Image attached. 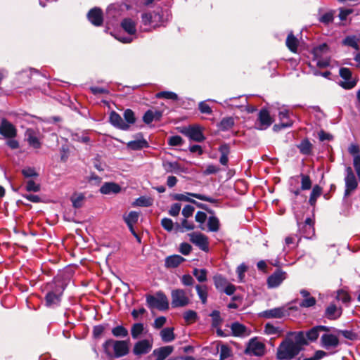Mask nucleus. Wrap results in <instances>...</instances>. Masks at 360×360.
Returning <instances> with one entry per match:
<instances>
[{
  "label": "nucleus",
  "instance_id": "1",
  "mask_svg": "<svg viewBox=\"0 0 360 360\" xmlns=\"http://www.w3.org/2000/svg\"><path fill=\"white\" fill-rule=\"evenodd\" d=\"M129 341L117 340L112 338L106 340L102 345L103 352L110 359H119L129 352Z\"/></svg>",
  "mask_w": 360,
  "mask_h": 360
},
{
  "label": "nucleus",
  "instance_id": "2",
  "mask_svg": "<svg viewBox=\"0 0 360 360\" xmlns=\"http://www.w3.org/2000/svg\"><path fill=\"white\" fill-rule=\"evenodd\" d=\"M45 304L48 307L54 308L59 306L65 287L60 282H53L47 285Z\"/></svg>",
  "mask_w": 360,
  "mask_h": 360
},
{
  "label": "nucleus",
  "instance_id": "3",
  "mask_svg": "<svg viewBox=\"0 0 360 360\" xmlns=\"http://www.w3.org/2000/svg\"><path fill=\"white\" fill-rule=\"evenodd\" d=\"M302 348L291 340H285L278 347L276 356L280 360H289L297 356Z\"/></svg>",
  "mask_w": 360,
  "mask_h": 360
},
{
  "label": "nucleus",
  "instance_id": "4",
  "mask_svg": "<svg viewBox=\"0 0 360 360\" xmlns=\"http://www.w3.org/2000/svg\"><path fill=\"white\" fill-rule=\"evenodd\" d=\"M329 48L325 43L320 44L313 49L312 54L316 60V65L319 68H326L330 65L328 57Z\"/></svg>",
  "mask_w": 360,
  "mask_h": 360
},
{
  "label": "nucleus",
  "instance_id": "5",
  "mask_svg": "<svg viewBox=\"0 0 360 360\" xmlns=\"http://www.w3.org/2000/svg\"><path fill=\"white\" fill-rule=\"evenodd\" d=\"M146 302L148 307L156 308L159 310H166L169 308V302L165 294L159 291L156 293L155 296L147 295Z\"/></svg>",
  "mask_w": 360,
  "mask_h": 360
},
{
  "label": "nucleus",
  "instance_id": "6",
  "mask_svg": "<svg viewBox=\"0 0 360 360\" xmlns=\"http://www.w3.org/2000/svg\"><path fill=\"white\" fill-rule=\"evenodd\" d=\"M172 306L174 308L184 307L191 302L187 292L183 289H174L171 292Z\"/></svg>",
  "mask_w": 360,
  "mask_h": 360
},
{
  "label": "nucleus",
  "instance_id": "7",
  "mask_svg": "<svg viewBox=\"0 0 360 360\" xmlns=\"http://www.w3.org/2000/svg\"><path fill=\"white\" fill-rule=\"evenodd\" d=\"M265 345L257 338H253L249 340L244 353L248 355L262 356L265 354Z\"/></svg>",
  "mask_w": 360,
  "mask_h": 360
},
{
  "label": "nucleus",
  "instance_id": "8",
  "mask_svg": "<svg viewBox=\"0 0 360 360\" xmlns=\"http://www.w3.org/2000/svg\"><path fill=\"white\" fill-rule=\"evenodd\" d=\"M190 196L210 203H216L218 202V200L213 198L212 197H209L200 193H194L190 192H186L184 193H175L172 195V198L173 200L177 201L192 202L193 199L191 198Z\"/></svg>",
  "mask_w": 360,
  "mask_h": 360
},
{
  "label": "nucleus",
  "instance_id": "9",
  "mask_svg": "<svg viewBox=\"0 0 360 360\" xmlns=\"http://www.w3.org/2000/svg\"><path fill=\"white\" fill-rule=\"evenodd\" d=\"M141 20L144 25H149L153 28L163 25V17L160 11L143 13Z\"/></svg>",
  "mask_w": 360,
  "mask_h": 360
},
{
  "label": "nucleus",
  "instance_id": "10",
  "mask_svg": "<svg viewBox=\"0 0 360 360\" xmlns=\"http://www.w3.org/2000/svg\"><path fill=\"white\" fill-rule=\"evenodd\" d=\"M345 195L347 196L350 194L351 192L356 190L358 186V182L354 175V173L351 167H347L345 169Z\"/></svg>",
  "mask_w": 360,
  "mask_h": 360
},
{
  "label": "nucleus",
  "instance_id": "11",
  "mask_svg": "<svg viewBox=\"0 0 360 360\" xmlns=\"http://www.w3.org/2000/svg\"><path fill=\"white\" fill-rule=\"evenodd\" d=\"M25 139L30 146L38 149L41 148V133L39 129L28 128L25 134Z\"/></svg>",
  "mask_w": 360,
  "mask_h": 360
},
{
  "label": "nucleus",
  "instance_id": "12",
  "mask_svg": "<svg viewBox=\"0 0 360 360\" xmlns=\"http://www.w3.org/2000/svg\"><path fill=\"white\" fill-rule=\"evenodd\" d=\"M190 241L204 252L209 251L208 238L201 233L193 232L188 233Z\"/></svg>",
  "mask_w": 360,
  "mask_h": 360
},
{
  "label": "nucleus",
  "instance_id": "13",
  "mask_svg": "<svg viewBox=\"0 0 360 360\" xmlns=\"http://www.w3.org/2000/svg\"><path fill=\"white\" fill-rule=\"evenodd\" d=\"M292 307H279L267 309L262 312V317L266 319H281L290 315V309Z\"/></svg>",
  "mask_w": 360,
  "mask_h": 360
},
{
  "label": "nucleus",
  "instance_id": "14",
  "mask_svg": "<svg viewBox=\"0 0 360 360\" xmlns=\"http://www.w3.org/2000/svg\"><path fill=\"white\" fill-rule=\"evenodd\" d=\"M340 76L344 81L340 82L339 84L345 89H351L354 88L356 82L352 77V72L347 68H341L339 71Z\"/></svg>",
  "mask_w": 360,
  "mask_h": 360
},
{
  "label": "nucleus",
  "instance_id": "15",
  "mask_svg": "<svg viewBox=\"0 0 360 360\" xmlns=\"http://www.w3.org/2000/svg\"><path fill=\"white\" fill-rule=\"evenodd\" d=\"M0 134L6 139H13L17 136V129L8 120L2 118L0 123Z\"/></svg>",
  "mask_w": 360,
  "mask_h": 360
},
{
  "label": "nucleus",
  "instance_id": "16",
  "mask_svg": "<svg viewBox=\"0 0 360 360\" xmlns=\"http://www.w3.org/2000/svg\"><path fill=\"white\" fill-rule=\"evenodd\" d=\"M321 347L326 350H335L340 345L338 338L331 333H325L321 338Z\"/></svg>",
  "mask_w": 360,
  "mask_h": 360
},
{
  "label": "nucleus",
  "instance_id": "17",
  "mask_svg": "<svg viewBox=\"0 0 360 360\" xmlns=\"http://www.w3.org/2000/svg\"><path fill=\"white\" fill-rule=\"evenodd\" d=\"M274 120L271 117L269 111L266 108H262L258 114L257 129L264 130L271 125Z\"/></svg>",
  "mask_w": 360,
  "mask_h": 360
},
{
  "label": "nucleus",
  "instance_id": "18",
  "mask_svg": "<svg viewBox=\"0 0 360 360\" xmlns=\"http://www.w3.org/2000/svg\"><path fill=\"white\" fill-rule=\"evenodd\" d=\"M278 117L280 122L274 126L273 129L275 131H278L285 128L291 127L293 124V121L289 117V111L283 110L279 112Z\"/></svg>",
  "mask_w": 360,
  "mask_h": 360
},
{
  "label": "nucleus",
  "instance_id": "19",
  "mask_svg": "<svg viewBox=\"0 0 360 360\" xmlns=\"http://www.w3.org/2000/svg\"><path fill=\"white\" fill-rule=\"evenodd\" d=\"M287 278L286 272L276 269L274 273L267 278V284L269 288H277Z\"/></svg>",
  "mask_w": 360,
  "mask_h": 360
},
{
  "label": "nucleus",
  "instance_id": "20",
  "mask_svg": "<svg viewBox=\"0 0 360 360\" xmlns=\"http://www.w3.org/2000/svg\"><path fill=\"white\" fill-rule=\"evenodd\" d=\"M153 343L148 340H142L136 342L133 348V353L136 356L148 354L152 349Z\"/></svg>",
  "mask_w": 360,
  "mask_h": 360
},
{
  "label": "nucleus",
  "instance_id": "21",
  "mask_svg": "<svg viewBox=\"0 0 360 360\" xmlns=\"http://www.w3.org/2000/svg\"><path fill=\"white\" fill-rule=\"evenodd\" d=\"M182 132L191 139L197 142H202L205 139L199 126H190L185 128Z\"/></svg>",
  "mask_w": 360,
  "mask_h": 360
},
{
  "label": "nucleus",
  "instance_id": "22",
  "mask_svg": "<svg viewBox=\"0 0 360 360\" xmlns=\"http://www.w3.org/2000/svg\"><path fill=\"white\" fill-rule=\"evenodd\" d=\"M212 318V327L217 329V334L219 337H226L227 335L219 328V326L223 321L220 316V312L218 310H214L210 314Z\"/></svg>",
  "mask_w": 360,
  "mask_h": 360
},
{
  "label": "nucleus",
  "instance_id": "23",
  "mask_svg": "<svg viewBox=\"0 0 360 360\" xmlns=\"http://www.w3.org/2000/svg\"><path fill=\"white\" fill-rule=\"evenodd\" d=\"M110 124L116 128L122 130H128L129 125L127 124L122 117L116 112L112 111L109 117Z\"/></svg>",
  "mask_w": 360,
  "mask_h": 360
},
{
  "label": "nucleus",
  "instance_id": "24",
  "mask_svg": "<svg viewBox=\"0 0 360 360\" xmlns=\"http://www.w3.org/2000/svg\"><path fill=\"white\" fill-rule=\"evenodd\" d=\"M87 17L89 20L95 26H100L103 23V12L99 8L96 7L91 9L87 14Z\"/></svg>",
  "mask_w": 360,
  "mask_h": 360
},
{
  "label": "nucleus",
  "instance_id": "25",
  "mask_svg": "<svg viewBox=\"0 0 360 360\" xmlns=\"http://www.w3.org/2000/svg\"><path fill=\"white\" fill-rule=\"evenodd\" d=\"M300 295L304 298L300 303L299 305L300 307L303 308H309L314 306L316 303V300L314 297L310 295V292L305 290L302 289L300 291Z\"/></svg>",
  "mask_w": 360,
  "mask_h": 360
},
{
  "label": "nucleus",
  "instance_id": "26",
  "mask_svg": "<svg viewBox=\"0 0 360 360\" xmlns=\"http://www.w3.org/2000/svg\"><path fill=\"white\" fill-rule=\"evenodd\" d=\"M120 191V185L114 182H106L100 188L101 193L105 195L117 194Z\"/></svg>",
  "mask_w": 360,
  "mask_h": 360
},
{
  "label": "nucleus",
  "instance_id": "27",
  "mask_svg": "<svg viewBox=\"0 0 360 360\" xmlns=\"http://www.w3.org/2000/svg\"><path fill=\"white\" fill-rule=\"evenodd\" d=\"M342 314L341 307H338L334 304H329L325 311V316L330 320L339 318Z\"/></svg>",
  "mask_w": 360,
  "mask_h": 360
},
{
  "label": "nucleus",
  "instance_id": "28",
  "mask_svg": "<svg viewBox=\"0 0 360 360\" xmlns=\"http://www.w3.org/2000/svg\"><path fill=\"white\" fill-rule=\"evenodd\" d=\"M184 261L185 259L183 257L179 255H174L165 258V266L167 268H176Z\"/></svg>",
  "mask_w": 360,
  "mask_h": 360
},
{
  "label": "nucleus",
  "instance_id": "29",
  "mask_svg": "<svg viewBox=\"0 0 360 360\" xmlns=\"http://www.w3.org/2000/svg\"><path fill=\"white\" fill-rule=\"evenodd\" d=\"M232 335L236 337H245L248 335L247 328L238 323L234 322L231 325Z\"/></svg>",
  "mask_w": 360,
  "mask_h": 360
},
{
  "label": "nucleus",
  "instance_id": "30",
  "mask_svg": "<svg viewBox=\"0 0 360 360\" xmlns=\"http://www.w3.org/2000/svg\"><path fill=\"white\" fill-rule=\"evenodd\" d=\"M174 347L168 345L155 349L153 353L156 356V360L165 359L173 352Z\"/></svg>",
  "mask_w": 360,
  "mask_h": 360
},
{
  "label": "nucleus",
  "instance_id": "31",
  "mask_svg": "<svg viewBox=\"0 0 360 360\" xmlns=\"http://www.w3.org/2000/svg\"><path fill=\"white\" fill-rule=\"evenodd\" d=\"M328 328L324 326H318L312 328L309 331L307 332L306 336L307 339L310 341H315L317 340L319 333L321 331H328Z\"/></svg>",
  "mask_w": 360,
  "mask_h": 360
},
{
  "label": "nucleus",
  "instance_id": "32",
  "mask_svg": "<svg viewBox=\"0 0 360 360\" xmlns=\"http://www.w3.org/2000/svg\"><path fill=\"white\" fill-rule=\"evenodd\" d=\"M188 218H184L181 222L175 224V230L176 232L184 233L187 231L194 229L195 225L192 221H189Z\"/></svg>",
  "mask_w": 360,
  "mask_h": 360
},
{
  "label": "nucleus",
  "instance_id": "33",
  "mask_svg": "<svg viewBox=\"0 0 360 360\" xmlns=\"http://www.w3.org/2000/svg\"><path fill=\"white\" fill-rule=\"evenodd\" d=\"M121 26L130 35L135 34L136 32V23L131 18H124L121 22Z\"/></svg>",
  "mask_w": 360,
  "mask_h": 360
},
{
  "label": "nucleus",
  "instance_id": "34",
  "mask_svg": "<svg viewBox=\"0 0 360 360\" xmlns=\"http://www.w3.org/2000/svg\"><path fill=\"white\" fill-rule=\"evenodd\" d=\"M148 147V143L144 139L134 140L127 143V148L133 150H138Z\"/></svg>",
  "mask_w": 360,
  "mask_h": 360
},
{
  "label": "nucleus",
  "instance_id": "35",
  "mask_svg": "<svg viewBox=\"0 0 360 360\" xmlns=\"http://www.w3.org/2000/svg\"><path fill=\"white\" fill-rule=\"evenodd\" d=\"M219 151L221 153V157L219 158V162L222 165H227L229 162V158L228 155L230 153V147L228 144L224 143L219 146Z\"/></svg>",
  "mask_w": 360,
  "mask_h": 360
},
{
  "label": "nucleus",
  "instance_id": "36",
  "mask_svg": "<svg viewBox=\"0 0 360 360\" xmlns=\"http://www.w3.org/2000/svg\"><path fill=\"white\" fill-rule=\"evenodd\" d=\"M111 333L117 338H125L129 335L127 328L122 325H118L113 327L111 330Z\"/></svg>",
  "mask_w": 360,
  "mask_h": 360
},
{
  "label": "nucleus",
  "instance_id": "37",
  "mask_svg": "<svg viewBox=\"0 0 360 360\" xmlns=\"http://www.w3.org/2000/svg\"><path fill=\"white\" fill-rule=\"evenodd\" d=\"M145 330V327L143 323H135L131 326V338L134 340L139 339L141 334L143 333Z\"/></svg>",
  "mask_w": 360,
  "mask_h": 360
},
{
  "label": "nucleus",
  "instance_id": "38",
  "mask_svg": "<svg viewBox=\"0 0 360 360\" xmlns=\"http://www.w3.org/2000/svg\"><path fill=\"white\" fill-rule=\"evenodd\" d=\"M287 47L289 49V50L293 53H296L297 51V46H298V40L294 36L292 32L288 34L286 41H285Z\"/></svg>",
  "mask_w": 360,
  "mask_h": 360
},
{
  "label": "nucleus",
  "instance_id": "39",
  "mask_svg": "<svg viewBox=\"0 0 360 360\" xmlns=\"http://www.w3.org/2000/svg\"><path fill=\"white\" fill-rule=\"evenodd\" d=\"M297 148L300 152L305 155H310L312 151V144L307 139H303L300 144L297 145Z\"/></svg>",
  "mask_w": 360,
  "mask_h": 360
},
{
  "label": "nucleus",
  "instance_id": "40",
  "mask_svg": "<svg viewBox=\"0 0 360 360\" xmlns=\"http://www.w3.org/2000/svg\"><path fill=\"white\" fill-rule=\"evenodd\" d=\"M234 125L233 118L231 117H224L221 122L217 124V127L223 131H226L232 128Z\"/></svg>",
  "mask_w": 360,
  "mask_h": 360
},
{
  "label": "nucleus",
  "instance_id": "41",
  "mask_svg": "<svg viewBox=\"0 0 360 360\" xmlns=\"http://www.w3.org/2000/svg\"><path fill=\"white\" fill-rule=\"evenodd\" d=\"M162 340L165 342H169L174 340L173 328H165L160 331Z\"/></svg>",
  "mask_w": 360,
  "mask_h": 360
},
{
  "label": "nucleus",
  "instance_id": "42",
  "mask_svg": "<svg viewBox=\"0 0 360 360\" xmlns=\"http://www.w3.org/2000/svg\"><path fill=\"white\" fill-rule=\"evenodd\" d=\"M321 193H322L321 187H320L319 185H315L313 187L312 191L311 192L309 200V203L313 207L315 206L316 200L319 197L321 196Z\"/></svg>",
  "mask_w": 360,
  "mask_h": 360
},
{
  "label": "nucleus",
  "instance_id": "43",
  "mask_svg": "<svg viewBox=\"0 0 360 360\" xmlns=\"http://www.w3.org/2000/svg\"><path fill=\"white\" fill-rule=\"evenodd\" d=\"M85 196L83 193H75L71 198L70 200L72 203V206L75 208H80L83 205Z\"/></svg>",
  "mask_w": 360,
  "mask_h": 360
},
{
  "label": "nucleus",
  "instance_id": "44",
  "mask_svg": "<svg viewBox=\"0 0 360 360\" xmlns=\"http://www.w3.org/2000/svg\"><path fill=\"white\" fill-rule=\"evenodd\" d=\"M208 231L211 232H217L219 229V221L215 216H210L207 219Z\"/></svg>",
  "mask_w": 360,
  "mask_h": 360
},
{
  "label": "nucleus",
  "instance_id": "45",
  "mask_svg": "<svg viewBox=\"0 0 360 360\" xmlns=\"http://www.w3.org/2000/svg\"><path fill=\"white\" fill-rule=\"evenodd\" d=\"M198 295L202 304H206L207 298V288L205 285H197L195 286Z\"/></svg>",
  "mask_w": 360,
  "mask_h": 360
},
{
  "label": "nucleus",
  "instance_id": "46",
  "mask_svg": "<svg viewBox=\"0 0 360 360\" xmlns=\"http://www.w3.org/2000/svg\"><path fill=\"white\" fill-rule=\"evenodd\" d=\"M214 282L216 288L220 291H222V290L229 284L226 278L221 275H217L214 276Z\"/></svg>",
  "mask_w": 360,
  "mask_h": 360
},
{
  "label": "nucleus",
  "instance_id": "47",
  "mask_svg": "<svg viewBox=\"0 0 360 360\" xmlns=\"http://www.w3.org/2000/svg\"><path fill=\"white\" fill-rule=\"evenodd\" d=\"M306 337L307 336L304 335V333L303 332H302V331L298 332L295 334V341H293V342L295 344L298 345L299 348L302 349L303 345H306L308 344Z\"/></svg>",
  "mask_w": 360,
  "mask_h": 360
},
{
  "label": "nucleus",
  "instance_id": "48",
  "mask_svg": "<svg viewBox=\"0 0 360 360\" xmlns=\"http://www.w3.org/2000/svg\"><path fill=\"white\" fill-rule=\"evenodd\" d=\"M193 276L197 278V280L200 282H205L207 281V271L205 269H197L195 268L193 270Z\"/></svg>",
  "mask_w": 360,
  "mask_h": 360
},
{
  "label": "nucleus",
  "instance_id": "49",
  "mask_svg": "<svg viewBox=\"0 0 360 360\" xmlns=\"http://www.w3.org/2000/svg\"><path fill=\"white\" fill-rule=\"evenodd\" d=\"M152 200L150 198H147L145 196H141L138 198L135 202L133 203L134 206L139 207H149L152 205Z\"/></svg>",
  "mask_w": 360,
  "mask_h": 360
},
{
  "label": "nucleus",
  "instance_id": "50",
  "mask_svg": "<svg viewBox=\"0 0 360 360\" xmlns=\"http://www.w3.org/2000/svg\"><path fill=\"white\" fill-rule=\"evenodd\" d=\"M139 217V214L138 212L131 211L127 216L124 217V219L127 225H131L138 221Z\"/></svg>",
  "mask_w": 360,
  "mask_h": 360
},
{
  "label": "nucleus",
  "instance_id": "51",
  "mask_svg": "<svg viewBox=\"0 0 360 360\" xmlns=\"http://www.w3.org/2000/svg\"><path fill=\"white\" fill-rule=\"evenodd\" d=\"M343 44L346 46L359 49L358 39L355 36H348L343 40Z\"/></svg>",
  "mask_w": 360,
  "mask_h": 360
},
{
  "label": "nucleus",
  "instance_id": "52",
  "mask_svg": "<svg viewBox=\"0 0 360 360\" xmlns=\"http://www.w3.org/2000/svg\"><path fill=\"white\" fill-rule=\"evenodd\" d=\"M232 355L231 348L226 345H221L220 347L219 360H225Z\"/></svg>",
  "mask_w": 360,
  "mask_h": 360
},
{
  "label": "nucleus",
  "instance_id": "53",
  "mask_svg": "<svg viewBox=\"0 0 360 360\" xmlns=\"http://www.w3.org/2000/svg\"><path fill=\"white\" fill-rule=\"evenodd\" d=\"M303 226H304L305 229L307 228L309 229V232L306 233V238H311L314 234V228L313 220L309 217L305 219L304 224Z\"/></svg>",
  "mask_w": 360,
  "mask_h": 360
},
{
  "label": "nucleus",
  "instance_id": "54",
  "mask_svg": "<svg viewBox=\"0 0 360 360\" xmlns=\"http://www.w3.org/2000/svg\"><path fill=\"white\" fill-rule=\"evenodd\" d=\"M108 324H100L93 328V336L94 338H100L106 329Z\"/></svg>",
  "mask_w": 360,
  "mask_h": 360
},
{
  "label": "nucleus",
  "instance_id": "55",
  "mask_svg": "<svg viewBox=\"0 0 360 360\" xmlns=\"http://www.w3.org/2000/svg\"><path fill=\"white\" fill-rule=\"evenodd\" d=\"M334 17H333V12L328 11L326 12L322 15H320L319 17V22L328 25L333 21Z\"/></svg>",
  "mask_w": 360,
  "mask_h": 360
},
{
  "label": "nucleus",
  "instance_id": "56",
  "mask_svg": "<svg viewBox=\"0 0 360 360\" xmlns=\"http://www.w3.org/2000/svg\"><path fill=\"white\" fill-rule=\"evenodd\" d=\"M158 98H165L176 101L178 99L176 94L172 91H160L156 94Z\"/></svg>",
  "mask_w": 360,
  "mask_h": 360
},
{
  "label": "nucleus",
  "instance_id": "57",
  "mask_svg": "<svg viewBox=\"0 0 360 360\" xmlns=\"http://www.w3.org/2000/svg\"><path fill=\"white\" fill-rule=\"evenodd\" d=\"M301 177V189L302 190H309L311 187V181L310 177L308 175H305L303 174H300Z\"/></svg>",
  "mask_w": 360,
  "mask_h": 360
},
{
  "label": "nucleus",
  "instance_id": "58",
  "mask_svg": "<svg viewBox=\"0 0 360 360\" xmlns=\"http://www.w3.org/2000/svg\"><path fill=\"white\" fill-rule=\"evenodd\" d=\"M336 299L345 304H348L351 300L349 295L343 290L338 291Z\"/></svg>",
  "mask_w": 360,
  "mask_h": 360
},
{
  "label": "nucleus",
  "instance_id": "59",
  "mask_svg": "<svg viewBox=\"0 0 360 360\" xmlns=\"http://www.w3.org/2000/svg\"><path fill=\"white\" fill-rule=\"evenodd\" d=\"M123 116L127 122L126 123L128 124L129 125L135 123L136 118L134 112L131 109L125 110Z\"/></svg>",
  "mask_w": 360,
  "mask_h": 360
},
{
  "label": "nucleus",
  "instance_id": "60",
  "mask_svg": "<svg viewBox=\"0 0 360 360\" xmlns=\"http://www.w3.org/2000/svg\"><path fill=\"white\" fill-rule=\"evenodd\" d=\"M184 319L188 323H193L197 320L198 314L193 310H188L184 314Z\"/></svg>",
  "mask_w": 360,
  "mask_h": 360
},
{
  "label": "nucleus",
  "instance_id": "61",
  "mask_svg": "<svg viewBox=\"0 0 360 360\" xmlns=\"http://www.w3.org/2000/svg\"><path fill=\"white\" fill-rule=\"evenodd\" d=\"M161 225L167 231H171L173 230L174 227L175 228V224L169 218H163L161 220Z\"/></svg>",
  "mask_w": 360,
  "mask_h": 360
},
{
  "label": "nucleus",
  "instance_id": "62",
  "mask_svg": "<svg viewBox=\"0 0 360 360\" xmlns=\"http://www.w3.org/2000/svg\"><path fill=\"white\" fill-rule=\"evenodd\" d=\"M184 141L183 139L180 136H173L169 137L168 139V144L172 146H181Z\"/></svg>",
  "mask_w": 360,
  "mask_h": 360
},
{
  "label": "nucleus",
  "instance_id": "63",
  "mask_svg": "<svg viewBox=\"0 0 360 360\" xmlns=\"http://www.w3.org/2000/svg\"><path fill=\"white\" fill-rule=\"evenodd\" d=\"M264 332L267 335H277L279 333L280 330L272 324L266 323L264 327Z\"/></svg>",
  "mask_w": 360,
  "mask_h": 360
},
{
  "label": "nucleus",
  "instance_id": "64",
  "mask_svg": "<svg viewBox=\"0 0 360 360\" xmlns=\"http://www.w3.org/2000/svg\"><path fill=\"white\" fill-rule=\"evenodd\" d=\"M26 190L27 191H32V192H38L40 191V185L38 184H36L34 181L32 180H29L27 182V185H26Z\"/></svg>",
  "mask_w": 360,
  "mask_h": 360
}]
</instances>
